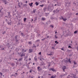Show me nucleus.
<instances>
[{
	"mask_svg": "<svg viewBox=\"0 0 78 78\" xmlns=\"http://www.w3.org/2000/svg\"><path fill=\"white\" fill-rule=\"evenodd\" d=\"M49 70H52V71H53V72H55L56 71V70L54 69L53 68H50V69H49Z\"/></svg>",
	"mask_w": 78,
	"mask_h": 78,
	"instance_id": "1",
	"label": "nucleus"
},
{
	"mask_svg": "<svg viewBox=\"0 0 78 78\" xmlns=\"http://www.w3.org/2000/svg\"><path fill=\"white\" fill-rule=\"evenodd\" d=\"M32 52H33V49H29V51H28L29 53H32Z\"/></svg>",
	"mask_w": 78,
	"mask_h": 78,
	"instance_id": "2",
	"label": "nucleus"
},
{
	"mask_svg": "<svg viewBox=\"0 0 78 78\" xmlns=\"http://www.w3.org/2000/svg\"><path fill=\"white\" fill-rule=\"evenodd\" d=\"M25 54L24 52H23L21 54V57H22V56H25Z\"/></svg>",
	"mask_w": 78,
	"mask_h": 78,
	"instance_id": "3",
	"label": "nucleus"
},
{
	"mask_svg": "<svg viewBox=\"0 0 78 78\" xmlns=\"http://www.w3.org/2000/svg\"><path fill=\"white\" fill-rule=\"evenodd\" d=\"M66 69V66H63L62 67V69L63 70L64 72H65V69Z\"/></svg>",
	"mask_w": 78,
	"mask_h": 78,
	"instance_id": "4",
	"label": "nucleus"
},
{
	"mask_svg": "<svg viewBox=\"0 0 78 78\" xmlns=\"http://www.w3.org/2000/svg\"><path fill=\"white\" fill-rule=\"evenodd\" d=\"M34 59L35 61H37V56H36L34 58Z\"/></svg>",
	"mask_w": 78,
	"mask_h": 78,
	"instance_id": "5",
	"label": "nucleus"
},
{
	"mask_svg": "<svg viewBox=\"0 0 78 78\" xmlns=\"http://www.w3.org/2000/svg\"><path fill=\"white\" fill-rule=\"evenodd\" d=\"M8 16H9V18H10L11 16V15H10V12H8Z\"/></svg>",
	"mask_w": 78,
	"mask_h": 78,
	"instance_id": "6",
	"label": "nucleus"
},
{
	"mask_svg": "<svg viewBox=\"0 0 78 78\" xmlns=\"http://www.w3.org/2000/svg\"><path fill=\"white\" fill-rule=\"evenodd\" d=\"M11 65L12 66V67L14 66H15V63H11Z\"/></svg>",
	"mask_w": 78,
	"mask_h": 78,
	"instance_id": "7",
	"label": "nucleus"
},
{
	"mask_svg": "<svg viewBox=\"0 0 78 78\" xmlns=\"http://www.w3.org/2000/svg\"><path fill=\"white\" fill-rule=\"evenodd\" d=\"M62 19L64 21V22H65V21H66V20H67V19H64V18L62 17Z\"/></svg>",
	"mask_w": 78,
	"mask_h": 78,
	"instance_id": "8",
	"label": "nucleus"
},
{
	"mask_svg": "<svg viewBox=\"0 0 78 78\" xmlns=\"http://www.w3.org/2000/svg\"><path fill=\"white\" fill-rule=\"evenodd\" d=\"M39 68H41V67H39V66H38L37 67V69H38V70H39V71L40 70H41V69H42L41 68H40V69H39Z\"/></svg>",
	"mask_w": 78,
	"mask_h": 78,
	"instance_id": "9",
	"label": "nucleus"
},
{
	"mask_svg": "<svg viewBox=\"0 0 78 78\" xmlns=\"http://www.w3.org/2000/svg\"><path fill=\"white\" fill-rule=\"evenodd\" d=\"M33 2H31V3H29V5L30 6H33Z\"/></svg>",
	"mask_w": 78,
	"mask_h": 78,
	"instance_id": "10",
	"label": "nucleus"
},
{
	"mask_svg": "<svg viewBox=\"0 0 78 78\" xmlns=\"http://www.w3.org/2000/svg\"><path fill=\"white\" fill-rule=\"evenodd\" d=\"M68 62L69 63H71V61H70V58H69L68 60Z\"/></svg>",
	"mask_w": 78,
	"mask_h": 78,
	"instance_id": "11",
	"label": "nucleus"
},
{
	"mask_svg": "<svg viewBox=\"0 0 78 78\" xmlns=\"http://www.w3.org/2000/svg\"><path fill=\"white\" fill-rule=\"evenodd\" d=\"M21 34L22 35V36H23V37L25 36V34H23V33H21Z\"/></svg>",
	"mask_w": 78,
	"mask_h": 78,
	"instance_id": "12",
	"label": "nucleus"
},
{
	"mask_svg": "<svg viewBox=\"0 0 78 78\" xmlns=\"http://www.w3.org/2000/svg\"><path fill=\"white\" fill-rule=\"evenodd\" d=\"M23 59V58H21L19 59V61H22Z\"/></svg>",
	"mask_w": 78,
	"mask_h": 78,
	"instance_id": "13",
	"label": "nucleus"
},
{
	"mask_svg": "<svg viewBox=\"0 0 78 78\" xmlns=\"http://www.w3.org/2000/svg\"><path fill=\"white\" fill-rule=\"evenodd\" d=\"M45 14L46 16H48V15H49V13H45Z\"/></svg>",
	"mask_w": 78,
	"mask_h": 78,
	"instance_id": "14",
	"label": "nucleus"
},
{
	"mask_svg": "<svg viewBox=\"0 0 78 78\" xmlns=\"http://www.w3.org/2000/svg\"><path fill=\"white\" fill-rule=\"evenodd\" d=\"M55 76H51V78H55Z\"/></svg>",
	"mask_w": 78,
	"mask_h": 78,
	"instance_id": "15",
	"label": "nucleus"
},
{
	"mask_svg": "<svg viewBox=\"0 0 78 78\" xmlns=\"http://www.w3.org/2000/svg\"><path fill=\"white\" fill-rule=\"evenodd\" d=\"M35 5H36V6H38V5H39V3H38V2H36Z\"/></svg>",
	"mask_w": 78,
	"mask_h": 78,
	"instance_id": "16",
	"label": "nucleus"
},
{
	"mask_svg": "<svg viewBox=\"0 0 78 78\" xmlns=\"http://www.w3.org/2000/svg\"><path fill=\"white\" fill-rule=\"evenodd\" d=\"M41 20L43 21H44L45 20V18H41Z\"/></svg>",
	"mask_w": 78,
	"mask_h": 78,
	"instance_id": "17",
	"label": "nucleus"
},
{
	"mask_svg": "<svg viewBox=\"0 0 78 78\" xmlns=\"http://www.w3.org/2000/svg\"><path fill=\"white\" fill-rule=\"evenodd\" d=\"M65 62L66 64H67V63H68V61H67V60H66L65 61Z\"/></svg>",
	"mask_w": 78,
	"mask_h": 78,
	"instance_id": "18",
	"label": "nucleus"
},
{
	"mask_svg": "<svg viewBox=\"0 0 78 78\" xmlns=\"http://www.w3.org/2000/svg\"><path fill=\"white\" fill-rule=\"evenodd\" d=\"M31 44H32L31 41H29L28 42V44H29V45H31Z\"/></svg>",
	"mask_w": 78,
	"mask_h": 78,
	"instance_id": "19",
	"label": "nucleus"
},
{
	"mask_svg": "<svg viewBox=\"0 0 78 78\" xmlns=\"http://www.w3.org/2000/svg\"><path fill=\"white\" fill-rule=\"evenodd\" d=\"M32 48H36V46H35V45H34L32 47Z\"/></svg>",
	"mask_w": 78,
	"mask_h": 78,
	"instance_id": "20",
	"label": "nucleus"
},
{
	"mask_svg": "<svg viewBox=\"0 0 78 78\" xmlns=\"http://www.w3.org/2000/svg\"><path fill=\"white\" fill-rule=\"evenodd\" d=\"M8 25H11V22L8 23Z\"/></svg>",
	"mask_w": 78,
	"mask_h": 78,
	"instance_id": "21",
	"label": "nucleus"
},
{
	"mask_svg": "<svg viewBox=\"0 0 78 78\" xmlns=\"http://www.w3.org/2000/svg\"><path fill=\"white\" fill-rule=\"evenodd\" d=\"M55 44H58L59 42H58L57 41H55Z\"/></svg>",
	"mask_w": 78,
	"mask_h": 78,
	"instance_id": "22",
	"label": "nucleus"
},
{
	"mask_svg": "<svg viewBox=\"0 0 78 78\" xmlns=\"http://www.w3.org/2000/svg\"><path fill=\"white\" fill-rule=\"evenodd\" d=\"M73 78H76V77L75 76H76L75 75V74H73Z\"/></svg>",
	"mask_w": 78,
	"mask_h": 78,
	"instance_id": "23",
	"label": "nucleus"
},
{
	"mask_svg": "<svg viewBox=\"0 0 78 78\" xmlns=\"http://www.w3.org/2000/svg\"><path fill=\"white\" fill-rule=\"evenodd\" d=\"M23 6H24L25 7H27V4H24L23 5Z\"/></svg>",
	"mask_w": 78,
	"mask_h": 78,
	"instance_id": "24",
	"label": "nucleus"
},
{
	"mask_svg": "<svg viewBox=\"0 0 78 78\" xmlns=\"http://www.w3.org/2000/svg\"><path fill=\"white\" fill-rule=\"evenodd\" d=\"M24 51H25V50H24V49H22V51H21V52H23V53H24Z\"/></svg>",
	"mask_w": 78,
	"mask_h": 78,
	"instance_id": "25",
	"label": "nucleus"
},
{
	"mask_svg": "<svg viewBox=\"0 0 78 78\" xmlns=\"http://www.w3.org/2000/svg\"><path fill=\"white\" fill-rule=\"evenodd\" d=\"M33 13H35L36 12V9L34 10L33 11Z\"/></svg>",
	"mask_w": 78,
	"mask_h": 78,
	"instance_id": "26",
	"label": "nucleus"
},
{
	"mask_svg": "<svg viewBox=\"0 0 78 78\" xmlns=\"http://www.w3.org/2000/svg\"><path fill=\"white\" fill-rule=\"evenodd\" d=\"M15 39L16 40V39H17V36H16L15 37Z\"/></svg>",
	"mask_w": 78,
	"mask_h": 78,
	"instance_id": "27",
	"label": "nucleus"
},
{
	"mask_svg": "<svg viewBox=\"0 0 78 78\" xmlns=\"http://www.w3.org/2000/svg\"><path fill=\"white\" fill-rule=\"evenodd\" d=\"M33 77H34L33 76H29V78H33Z\"/></svg>",
	"mask_w": 78,
	"mask_h": 78,
	"instance_id": "28",
	"label": "nucleus"
},
{
	"mask_svg": "<svg viewBox=\"0 0 78 78\" xmlns=\"http://www.w3.org/2000/svg\"><path fill=\"white\" fill-rule=\"evenodd\" d=\"M3 9V8L2 7L1 9H0V12H2V9Z\"/></svg>",
	"mask_w": 78,
	"mask_h": 78,
	"instance_id": "29",
	"label": "nucleus"
},
{
	"mask_svg": "<svg viewBox=\"0 0 78 78\" xmlns=\"http://www.w3.org/2000/svg\"><path fill=\"white\" fill-rule=\"evenodd\" d=\"M50 27H51L52 28H53L54 27H53V26L52 25H50Z\"/></svg>",
	"mask_w": 78,
	"mask_h": 78,
	"instance_id": "30",
	"label": "nucleus"
},
{
	"mask_svg": "<svg viewBox=\"0 0 78 78\" xmlns=\"http://www.w3.org/2000/svg\"><path fill=\"white\" fill-rule=\"evenodd\" d=\"M46 9H47V8L45 7L44 8V11H45V10H46Z\"/></svg>",
	"mask_w": 78,
	"mask_h": 78,
	"instance_id": "31",
	"label": "nucleus"
},
{
	"mask_svg": "<svg viewBox=\"0 0 78 78\" xmlns=\"http://www.w3.org/2000/svg\"><path fill=\"white\" fill-rule=\"evenodd\" d=\"M26 20H27V18H24V22H25V21H26Z\"/></svg>",
	"mask_w": 78,
	"mask_h": 78,
	"instance_id": "32",
	"label": "nucleus"
},
{
	"mask_svg": "<svg viewBox=\"0 0 78 78\" xmlns=\"http://www.w3.org/2000/svg\"><path fill=\"white\" fill-rule=\"evenodd\" d=\"M6 33V31H4L3 33H2V34H5Z\"/></svg>",
	"mask_w": 78,
	"mask_h": 78,
	"instance_id": "33",
	"label": "nucleus"
},
{
	"mask_svg": "<svg viewBox=\"0 0 78 78\" xmlns=\"http://www.w3.org/2000/svg\"><path fill=\"white\" fill-rule=\"evenodd\" d=\"M77 33V30H76L75 31V32H74V34H76V33Z\"/></svg>",
	"mask_w": 78,
	"mask_h": 78,
	"instance_id": "34",
	"label": "nucleus"
},
{
	"mask_svg": "<svg viewBox=\"0 0 78 78\" xmlns=\"http://www.w3.org/2000/svg\"><path fill=\"white\" fill-rule=\"evenodd\" d=\"M56 12V11L55 10H54L53 11V12H54V13H55V12Z\"/></svg>",
	"mask_w": 78,
	"mask_h": 78,
	"instance_id": "35",
	"label": "nucleus"
},
{
	"mask_svg": "<svg viewBox=\"0 0 78 78\" xmlns=\"http://www.w3.org/2000/svg\"><path fill=\"white\" fill-rule=\"evenodd\" d=\"M45 39H47V38H44L43 39H42L41 40L42 41H44V40H45Z\"/></svg>",
	"mask_w": 78,
	"mask_h": 78,
	"instance_id": "36",
	"label": "nucleus"
},
{
	"mask_svg": "<svg viewBox=\"0 0 78 78\" xmlns=\"http://www.w3.org/2000/svg\"><path fill=\"white\" fill-rule=\"evenodd\" d=\"M40 41V40H39V39L37 40L36 41V42H39Z\"/></svg>",
	"mask_w": 78,
	"mask_h": 78,
	"instance_id": "37",
	"label": "nucleus"
},
{
	"mask_svg": "<svg viewBox=\"0 0 78 78\" xmlns=\"http://www.w3.org/2000/svg\"><path fill=\"white\" fill-rule=\"evenodd\" d=\"M68 48H72V47H71L70 46H68Z\"/></svg>",
	"mask_w": 78,
	"mask_h": 78,
	"instance_id": "38",
	"label": "nucleus"
},
{
	"mask_svg": "<svg viewBox=\"0 0 78 78\" xmlns=\"http://www.w3.org/2000/svg\"><path fill=\"white\" fill-rule=\"evenodd\" d=\"M4 1L5 2V5H6V1H5V0Z\"/></svg>",
	"mask_w": 78,
	"mask_h": 78,
	"instance_id": "39",
	"label": "nucleus"
},
{
	"mask_svg": "<svg viewBox=\"0 0 78 78\" xmlns=\"http://www.w3.org/2000/svg\"><path fill=\"white\" fill-rule=\"evenodd\" d=\"M77 64V63L76 62H74V64Z\"/></svg>",
	"mask_w": 78,
	"mask_h": 78,
	"instance_id": "40",
	"label": "nucleus"
},
{
	"mask_svg": "<svg viewBox=\"0 0 78 78\" xmlns=\"http://www.w3.org/2000/svg\"><path fill=\"white\" fill-rule=\"evenodd\" d=\"M30 72V73H31V72H32V70H30L29 71Z\"/></svg>",
	"mask_w": 78,
	"mask_h": 78,
	"instance_id": "41",
	"label": "nucleus"
},
{
	"mask_svg": "<svg viewBox=\"0 0 78 78\" xmlns=\"http://www.w3.org/2000/svg\"><path fill=\"white\" fill-rule=\"evenodd\" d=\"M51 48L52 49H55V48H54L53 47H51Z\"/></svg>",
	"mask_w": 78,
	"mask_h": 78,
	"instance_id": "42",
	"label": "nucleus"
},
{
	"mask_svg": "<svg viewBox=\"0 0 78 78\" xmlns=\"http://www.w3.org/2000/svg\"><path fill=\"white\" fill-rule=\"evenodd\" d=\"M69 76H70V75H68V76L67 77V78H70Z\"/></svg>",
	"mask_w": 78,
	"mask_h": 78,
	"instance_id": "43",
	"label": "nucleus"
},
{
	"mask_svg": "<svg viewBox=\"0 0 78 78\" xmlns=\"http://www.w3.org/2000/svg\"><path fill=\"white\" fill-rule=\"evenodd\" d=\"M51 19H52V20H53V19H54V18H53V17H51Z\"/></svg>",
	"mask_w": 78,
	"mask_h": 78,
	"instance_id": "44",
	"label": "nucleus"
},
{
	"mask_svg": "<svg viewBox=\"0 0 78 78\" xmlns=\"http://www.w3.org/2000/svg\"><path fill=\"white\" fill-rule=\"evenodd\" d=\"M40 6H41V7H42L43 6H44V5H40Z\"/></svg>",
	"mask_w": 78,
	"mask_h": 78,
	"instance_id": "45",
	"label": "nucleus"
},
{
	"mask_svg": "<svg viewBox=\"0 0 78 78\" xmlns=\"http://www.w3.org/2000/svg\"><path fill=\"white\" fill-rule=\"evenodd\" d=\"M51 55H52V54H51H51H48V55H49V56H51Z\"/></svg>",
	"mask_w": 78,
	"mask_h": 78,
	"instance_id": "46",
	"label": "nucleus"
},
{
	"mask_svg": "<svg viewBox=\"0 0 78 78\" xmlns=\"http://www.w3.org/2000/svg\"><path fill=\"white\" fill-rule=\"evenodd\" d=\"M39 55H41V52H40L39 53Z\"/></svg>",
	"mask_w": 78,
	"mask_h": 78,
	"instance_id": "47",
	"label": "nucleus"
},
{
	"mask_svg": "<svg viewBox=\"0 0 78 78\" xmlns=\"http://www.w3.org/2000/svg\"><path fill=\"white\" fill-rule=\"evenodd\" d=\"M18 41H19V40H18L17 39L16 40V42H18Z\"/></svg>",
	"mask_w": 78,
	"mask_h": 78,
	"instance_id": "48",
	"label": "nucleus"
},
{
	"mask_svg": "<svg viewBox=\"0 0 78 78\" xmlns=\"http://www.w3.org/2000/svg\"><path fill=\"white\" fill-rule=\"evenodd\" d=\"M15 75H18L17 73H15Z\"/></svg>",
	"mask_w": 78,
	"mask_h": 78,
	"instance_id": "49",
	"label": "nucleus"
},
{
	"mask_svg": "<svg viewBox=\"0 0 78 78\" xmlns=\"http://www.w3.org/2000/svg\"><path fill=\"white\" fill-rule=\"evenodd\" d=\"M16 65H18L19 64V63L18 62H16Z\"/></svg>",
	"mask_w": 78,
	"mask_h": 78,
	"instance_id": "50",
	"label": "nucleus"
},
{
	"mask_svg": "<svg viewBox=\"0 0 78 78\" xmlns=\"http://www.w3.org/2000/svg\"><path fill=\"white\" fill-rule=\"evenodd\" d=\"M23 73H25V72H23L22 73H21V75H23Z\"/></svg>",
	"mask_w": 78,
	"mask_h": 78,
	"instance_id": "51",
	"label": "nucleus"
},
{
	"mask_svg": "<svg viewBox=\"0 0 78 78\" xmlns=\"http://www.w3.org/2000/svg\"><path fill=\"white\" fill-rule=\"evenodd\" d=\"M50 63L48 65V67H50Z\"/></svg>",
	"mask_w": 78,
	"mask_h": 78,
	"instance_id": "52",
	"label": "nucleus"
},
{
	"mask_svg": "<svg viewBox=\"0 0 78 78\" xmlns=\"http://www.w3.org/2000/svg\"><path fill=\"white\" fill-rule=\"evenodd\" d=\"M27 50H24V52H27Z\"/></svg>",
	"mask_w": 78,
	"mask_h": 78,
	"instance_id": "53",
	"label": "nucleus"
},
{
	"mask_svg": "<svg viewBox=\"0 0 78 78\" xmlns=\"http://www.w3.org/2000/svg\"><path fill=\"white\" fill-rule=\"evenodd\" d=\"M14 76V75H13V74H12L11 75V77H12V76Z\"/></svg>",
	"mask_w": 78,
	"mask_h": 78,
	"instance_id": "54",
	"label": "nucleus"
},
{
	"mask_svg": "<svg viewBox=\"0 0 78 78\" xmlns=\"http://www.w3.org/2000/svg\"><path fill=\"white\" fill-rule=\"evenodd\" d=\"M55 37L56 38H58V37L56 36V35L55 36Z\"/></svg>",
	"mask_w": 78,
	"mask_h": 78,
	"instance_id": "55",
	"label": "nucleus"
},
{
	"mask_svg": "<svg viewBox=\"0 0 78 78\" xmlns=\"http://www.w3.org/2000/svg\"><path fill=\"white\" fill-rule=\"evenodd\" d=\"M0 74H1V75H2V73H0Z\"/></svg>",
	"mask_w": 78,
	"mask_h": 78,
	"instance_id": "56",
	"label": "nucleus"
},
{
	"mask_svg": "<svg viewBox=\"0 0 78 78\" xmlns=\"http://www.w3.org/2000/svg\"><path fill=\"white\" fill-rule=\"evenodd\" d=\"M31 58H29V61H30V60H31Z\"/></svg>",
	"mask_w": 78,
	"mask_h": 78,
	"instance_id": "57",
	"label": "nucleus"
},
{
	"mask_svg": "<svg viewBox=\"0 0 78 78\" xmlns=\"http://www.w3.org/2000/svg\"><path fill=\"white\" fill-rule=\"evenodd\" d=\"M56 33H57V32L56 31L55 32V34H56Z\"/></svg>",
	"mask_w": 78,
	"mask_h": 78,
	"instance_id": "58",
	"label": "nucleus"
},
{
	"mask_svg": "<svg viewBox=\"0 0 78 78\" xmlns=\"http://www.w3.org/2000/svg\"><path fill=\"white\" fill-rule=\"evenodd\" d=\"M61 50H63V51L64 50V49H63V48H62L61 49Z\"/></svg>",
	"mask_w": 78,
	"mask_h": 78,
	"instance_id": "59",
	"label": "nucleus"
},
{
	"mask_svg": "<svg viewBox=\"0 0 78 78\" xmlns=\"http://www.w3.org/2000/svg\"><path fill=\"white\" fill-rule=\"evenodd\" d=\"M28 3V1H26V3Z\"/></svg>",
	"mask_w": 78,
	"mask_h": 78,
	"instance_id": "60",
	"label": "nucleus"
},
{
	"mask_svg": "<svg viewBox=\"0 0 78 78\" xmlns=\"http://www.w3.org/2000/svg\"><path fill=\"white\" fill-rule=\"evenodd\" d=\"M40 61H42V59H41V58H40Z\"/></svg>",
	"mask_w": 78,
	"mask_h": 78,
	"instance_id": "61",
	"label": "nucleus"
},
{
	"mask_svg": "<svg viewBox=\"0 0 78 78\" xmlns=\"http://www.w3.org/2000/svg\"><path fill=\"white\" fill-rule=\"evenodd\" d=\"M18 6L20 7V5H18Z\"/></svg>",
	"mask_w": 78,
	"mask_h": 78,
	"instance_id": "62",
	"label": "nucleus"
},
{
	"mask_svg": "<svg viewBox=\"0 0 78 78\" xmlns=\"http://www.w3.org/2000/svg\"><path fill=\"white\" fill-rule=\"evenodd\" d=\"M41 78V77H40V76H38V78Z\"/></svg>",
	"mask_w": 78,
	"mask_h": 78,
	"instance_id": "63",
	"label": "nucleus"
},
{
	"mask_svg": "<svg viewBox=\"0 0 78 78\" xmlns=\"http://www.w3.org/2000/svg\"><path fill=\"white\" fill-rule=\"evenodd\" d=\"M76 15L77 16V15H78V13H76Z\"/></svg>",
	"mask_w": 78,
	"mask_h": 78,
	"instance_id": "64",
	"label": "nucleus"
}]
</instances>
